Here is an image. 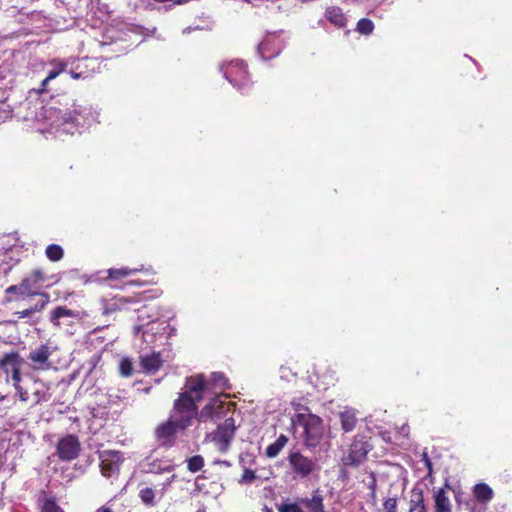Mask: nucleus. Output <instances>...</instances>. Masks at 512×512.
I'll list each match as a JSON object with an SVG mask.
<instances>
[{
	"instance_id": "obj_1",
	"label": "nucleus",
	"mask_w": 512,
	"mask_h": 512,
	"mask_svg": "<svg viewBox=\"0 0 512 512\" xmlns=\"http://www.w3.org/2000/svg\"><path fill=\"white\" fill-rule=\"evenodd\" d=\"M197 416V406L186 394H180L174 402L167 421L156 428V437L162 444L171 443L173 437L180 431L191 426L193 419Z\"/></svg>"
},
{
	"instance_id": "obj_17",
	"label": "nucleus",
	"mask_w": 512,
	"mask_h": 512,
	"mask_svg": "<svg viewBox=\"0 0 512 512\" xmlns=\"http://www.w3.org/2000/svg\"><path fill=\"white\" fill-rule=\"evenodd\" d=\"M140 363L143 371L147 374L156 373L162 365L159 353H151L140 357Z\"/></svg>"
},
{
	"instance_id": "obj_4",
	"label": "nucleus",
	"mask_w": 512,
	"mask_h": 512,
	"mask_svg": "<svg viewBox=\"0 0 512 512\" xmlns=\"http://www.w3.org/2000/svg\"><path fill=\"white\" fill-rule=\"evenodd\" d=\"M23 362V358L17 352L6 353L0 358V370L5 374L6 383L11 384L15 391L18 388L21 390V385L25 379V376L21 375Z\"/></svg>"
},
{
	"instance_id": "obj_9",
	"label": "nucleus",
	"mask_w": 512,
	"mask_h": 512,
	"mask_svg": "<svg viewBox=\"0 0 512 512\" xmlns=\"http://www.w3.org/2000/svg\"><path fill=\"white\" fill-rule=\"evenodd\" d=\"M55 350V347L47 343L31 349L28 355L30 367L36 371H47L51 369L53 364L49 358Z\"/></svg>"
},
{
	"instance_id": "obj_8",
	"label": "nucleus",
	"mask_w": 512,
	"mask_h": 512,
	"mask_svg": "<svg viewBox=\"0 0 512 512\" xmlns=\"http://www.w3.org/2000/svg\"><path fill=\"white\" fill-rule=\"evenodd\" d=\"M371 448L372 446L368 443L364 436H355L347 454L342 457L343 464L346 466H358L366 459V456Z\"/></svg>"
},
{
	"instance_id": "obj_32",
	"label": "nucleus",
	"mask_w": 512,
	"mask_h": 512,
	"mask_svg": "<svg viewBox=\"0 0 512 512\" xmlns=\"http://www.w3.org/2000/svg\"><path fill=\"white\" fill-rule=\"evenodd\" d=\"M211 382L214 388L224 390L227 386V379L222 373L214 372L211 374Z\"/></svg>"
},
{
	"instance_id": "obj_49",
	"label": "nucleus",
	"mask_w": 512,
	"mask_h": 512,
	"mask_svg": "<svg viewBox=\"0 0 512 512\" xmlns=\"http://www.w3.org/2000/svg\"><path fill=\"white\" fill-rule=\"evenodd\" d=\"M173 480H174V475L164 484V488L166 486H169L172 483Z\"/></svg>"
},
{
	"instance_id": "obj_30",
	"label": "nucleus",
	"mask_w": 512,
	"mask_h": 512,
	"mask_svg": "<svg viewBox=\"0 0 512 512\" xmlns=\"http://www.w3.org/2000/svg\"><path fill=\"white\" fill-rule=\"evenodd\" d=\"M374 24L370 19L362 18L358 21L356 30L363 35H369L373 32Z\"/></svg>"
},
{
	"instance_id": "obj_6",
	"label": "nucleus",
	"mask_w": 512,
	"mask_h": 512,
	"mask_svg": "<svg viewBox=\"0 0 512 512\" xmlns=\"http://www.w3.org/2000/svg\"><path fill=\"white\" fill-rule=\"evenodd\" d=\"M219 70L234 87L240 90L244 89L249 83L248 72L241 60L222 63Z\"/></svg>"
},
{
	"instance_id": "obj_26",
	"label": "nucleus",
	"mask_w": 512,
	"mask_h": 512,
	"mask_svg": "<svg viewBox=\"0 0 512 512\" xmlns=\"http://www.w3.org/2000/svg\"><path fill=\"white\" fill-rule=\"evenodd\" d=\"M142 268H133L130 269L128 267H121V268H111L108 270V277L110 279L119 280L125 277H128L138 271H142Z\"/></svg>"
},
{
	"instance_id": "obj_5",
	"label": "nucleus",
	"mask_w": 512,
	"mask_h": 512,
	"mask_svg": "<svg viewBox=\"0 0 512 512\" xmlns=\"http://www.w3.org/2000/svg\"><path fill=\"white\" fill-rule=\"evenodd\" d=\"M297 411L301 409L296 408ZM298 417L304 426L305 431V444L310 447H315L321 441L324 435V424L322 419L314 414H307L299 412Z\"/></svg>"
},
{
	"instance_id": "obj_16",
	"label": "nucleus",
	"mask_w": 512,
	"mask_h": 512,
	"mask_svg": "<svg viewBox=\"0 0 512 512\" xmlns=\"http://www.w3.org/2000/svg\"><path fill=\"white\" fill-rule=\"evenodd\" d=\"M206 386L207 384L203 375L191 376L186 379V391L182 394H186L187 397L191 398L197 406V402H199L203 397V391L206 389Z\"/></svg>"
},
{
	"instance_id": "obj_23",
	"label": "nucleus",
	"mask_w": 512,
	"mask_h": 512,
	"mask_svg": "<svg viewBox=\"0 0 512 512\" xmlns=\"http://www.w3.org/2000/svg\"><path fill=\"white\" fill-rule=\"evenodd\" d=\"M448 487V482H444V486L434 494L435 512H448V498L446 497L445 488Z\"/></svg>"
},
{
	"instance_id": "obj_45",
	"label": "nucleus",
	"mask_w": 512,
	"mask_h": 512,
	"mask_svg": "<svg viewBox=\"0 0 512 512\" xmlns=\"http://www.w3.org/2000/svg\"><path fill=\"white\" fill-rule=\"evenodd\" d=\"M215 464H221V465H224L226 467H230L231 466L230 462L227 461V460L215 461Z\"/></svg>"
},
{
	"instance_id": "obj_29",
	"label": "nucleus",
	"mask_w": 512,
	"mask_h": 512,
	"mask_svg": "<svg viewBox=\"0 0 512 512\" xmlns=\"http://www.w3.org/2000/svg\"><path fill=\"white\" fill-rule=\"evenodd\" d=\"M139 497L141 501L149 507H154L156 505L155 492L152 488H142L139 492Z\"/></svg>"
},
{
	"instance_id": "obj_43",
	"label": "nucleus",
	"mask_w": 512,
	"mask_h": 512,
	"mask_svg": "<svg viewBox=\"0 0 512 512\" xmlns=\"http://www.w3.org/2000/svg\"><path fill=\"white\" fill-rule=\"evenodd\" d=\"M71 74V77L73 79H80V78H86L88 77L87 75L84 74V72L80 71V72H75V71H71L70 72Z\"/></svg>"
},
{
	"instance_id": "obj_19",
	"label": "nucleus",
	"mask_w": 512,
	"mask_h": 512,
	"mask_svg": "<svg viewBox=\"0 0 512 512\" xmlns=\"http://www.w3.org/2000/svg\"><path fill=\"white\" fill-rule=\"evenodd\" d=\"M300 503L305 505V507L308 508L310 512H325L323 497L319 494L318 491H315L311 498L301 499Z\"/></svg>"
},
{
	"instance_id": "obj_44",
	"label": "nucleus",
	"mask_w": 512,
	"mask_h": 512,
	"mask_svg": "<svg viewBox=\"0 0 512 512\" xmlns=\"http://www.w3.org/2000/svg\"><path fill=\"white\" fill-rule=\"evenodd\" d=\"M454 494H455L454 496H455V500H456V502H457L459 505H461V503H462V500H461V494H460L459 492H456V491H454Z\"/></svg>"
},
{
	"instance_id": "obj_24",
	"label": "nucleus",
	"mask_w": 512,
	"mask_h": 512,
	"mask_svg": "<svg viewBox=\"0 0 512 512\" xmlns=\"http://www.w3.org/2000/svg\"><path fill=\"white\" fill-rule=\"evenodd\" d=\"M409 512H425L424 497L422 491L414 489L410 496Z\"/></svg>"
},
{
	"instance_id": "obj_41",
	"label": "nucleus",
	"mask_w": 512,
	"mask_h": 512,
	"mask_svg": "<svg viewBox=\"0 0 512 512\" xmlns=\"http://www.w3.org/2000/svg\"><path fill=\"white\" fill-rule=\"evenodd\" d=\"M15 315H17V317L19 319H23V318H28V317H31L32 315H34V312L33 310L31 309V307L27 308V309H24L22 311H17L15 313Z\"/></svg>"
},
{
	"instance_id": "obj_21",
	"label": "nucleus",
	"mask_w": 512,
	"mask_h": 512,
	"mask_svg": "<svg viewBox=\"0 0 512 512\" xmlns=\"http://www.w3.org/2000/svg\"><path fill=\"white\" fill-rule=\"evenodd\" d=\"M52 69H50L47 73V76L42 81L41 86L42 90H46L47 84L55 79L60 73L65 71L67 67V62L65 61H53L51 62Z\"/></svg>"
},
{
	"instance_id": "obj_22",
	"label": "nucleus",
	"mask_w": 512,
	"mask_h": 512,
	"mask_svg": "<svg viewBox=\"0 0 512 512\" xmlns=\"http://www.w3.org/2000/svg\"><path fill=\"white\" fill-rule=\"evenodd\" d=\"M38 507L40 512H64V510L57 504L54 497L43 495L38 500Z\"/></svg>"
},
{
	"instance_id": "obj_28",
	"label": "nucleus",
	"mask_w": 512,
	"mask_h": 512,
	"mask_svg": "<svg viewBox=\"0 0 512 512\" xmlns=\"http://www.w3.org/2000/svg\"><path fill=\"white\" fill-rule=\"evenodd\" d=\"M72 316H74V313L72 310H69L65 307H57L56 309L53 310V312L51 314V322L54 325L59 326L60 325L59 320L61 318L72 317Z\"/></svg>"
},
{
	"instance_id": "obj_33",
	"label": "nucleus",
	"mask_w": 512,
	"mask_h": 512,
	"mask_svg": "<svg viewBox=\"0 0 512 512\" xmlns=\"http://www.w3.org/2000/svg\"><path fill=\"white\" fill-rule=\"evenodd\" d=\"M257 478L255 472L249 468H245L238 483L241 485L251 484Z\"/></svg>"
},
{
	"instance_id": "obj_25",
	"label": "nucleus",
	"mask_w": 512,
	"mask_h": 512,
	"mask_svg": "<svg viewBox=\"0 0 512 512\" xmlns=\"http://www.w3.org/2000/svg\"><path fill=\"white\" fill-rule=\"evenodd\" d=\"M473 493L480 502H489L493 498V490L485 483H479L474 486Z\"/></svg>"
},
{
	"instance_id": "obj_36",
	"label": "nucleus",
	"mask_w": 512,
	"mask_h": 512,
	"mask_svg": "<svg viewBox=\"0 0 512 512\" xmlns=\"http://www.w3.org/2000/svg\"><path fill=\"white\" fill-rule=\"evenodd\" d=\"M6 293H8V294L14 293V294H17V295H19L21 297L27 296V291H26L22 281L19 284H17V285L9 286L6 289Z\"/></svg>"
},
{
	"instance_id": "obj_35",
	"label": "nucleus",
	"mask_w": 512,
	"mask_h": 512,
	"mask_svg": "<svg viewBox=\"0 0 512 512\" xmlns=\"http://www.w3.org/2000/svg\"><path fill=\"white\" fill-rule=\"evenodd\" d=\"M38 295L40 296V299L33 306H31L34 314L43 310L49 302V296L46 293H40Z\"/></svg>"
},
{
	"instance_id": "obj_40",
	"label": "nucleus",
	"mask_w": 512,
	"mask_h": 512,
	"mask_svg": "<svg viewBox=\"0 0 512 512\" xmlns=\"http://www.w3.org/2000/svg\"><path fill=\"white\" fill-rule=\"evenodd\" d=\"M296 375L287 367H281L280 368V378L290 381L291 378H294Z\"/></svg>"
},
{
	"instance_id": "obj_38",
	"label": "nucleus",
	"mask_w": 512,
	"mask_h": 512,
	"mask_svg": "<svg viewBox=\"0 0 512 512\" xmlns=\"http://www.w3.org/2000/svg\"><path fill=\"white\" fill-rule=\"evenodd\" d=\"M283 448L280 447L276 442H273L266 448V456L269 458H275Z\"/></svg>"
},
{
	"instance_id": "obj_7",
	"label": "nucleus",
	"mask_w": 512,
	"mask_h": 512,
	"mask_svg": "<svg viewBox=\"0 0 512 512\" xmlns=\"http://www.w3.org/2000/svg\"><path fill=\"white\" fill-rule=\"evenodd\" d=\"M235 431V421L230 417L226 418L225 421L220 424L213 433L208 435V437L212 442L215 443L220 452L225 453L230 447V443L234 438Z\"/></svg>"
},
{
	"instance_id": "obj_42",
	"label": "nucleus",
	"mask_w": 512,
	"mask_h": 512,
	"mask_svg": "<svg viewBox=\"0 0 512 512\" xmlns=\"http://www.w3.org/2000/svg\"><path fill=\"white\" fill-rule=\"evenodd\" d=\"M280 447L284 448L288 442V438L285 435H280L275 441Z\"/></svg>"
},
{
	"instance_id": "obj_47",
	"label": "nucleus",
	"mask_w": 512,
	"mask_h": 512,
	"mask_svg": "<svg viewBox=\"0 0 512 512\" xmlns=\"http://www.w3.org/2000/svg\"><path fill=\"white\" fill-rule=\"evenodd\" d=\"M142 328H143L142 326H136V327L134 328V330H135V334H139V333L142 331Z\"/></svg>"
},
{
	"instance_id": "obj_39",
	"label": "nucleus",
	"mask_w": 512,
	"mask_h": 512,
	"mask_svg": "<svg viewBox=\"0 0 512 512\" xmlns=\"http://www.w3.org/2000/svg\"><path fill=\"white\" fill-rule=\"evenodd\" d=\"M383 508H384L385 512H396V509H397L396 498H387L383 503Z\"/></svg>"
},
{
	"instance_id": "obj_37",
	"label": "nucleus",
	"mask_w": 512,
	"mask_h": 512,
	"mask_svg": "<svg viewBox=\"0 0 512 512\" xmlns=\"http://www.w3.org/2000/svg\"><path fill=\"white\" fill-rule=\"evenodd\" d=\"M278 510L279 512H304L299 503H283Z\"/></svg>"
},
{
	"instance_id": "obj_11",
	"label": "nucleus",
	"mask_w": 512,
	"mask_h": 512,
	"mask_svg": "<svg viewBox=\"0 0 512 512\" xmlns=\"http://www.w3.org/2000/svg\"><path fill=\"white\" fill-rule=\"evenodd\" d=\"M55 276H49L42 268H35L29 274H27L22 282L27 291V296L38 295V291L47 284L50 280L54 279Z\"/></svg>"
},
{
	"instance_id": "obj_12",
	"label": "nucleus",
	"mask_w": 512,
	"mask_h": 512,
	"mask_svg": "<svg viewBox=\"0 0 512 512\" xmlns=\"http://www.w3.org/2000/svg\"><path fill=\"white\" fill-rule=\"evenodd\" d=\"M101 473L104 477H111L119 472L123 456L119 451L104 450L99 452Z\"/></svg>"
},
{
	"instance_id": "obj_51",
	"label": "nucleus",
	"mask_w": 512,
	"mask_h": 512,
	"mask_svg": "<svg viewBox=\"0 0 512 512\" xmlns=\"http://www.w3.org/2000/svg\"><path fill=\"white\" fill-rule=\"evenodd\" d=\"M375 481L372 482L371 488L374 490Z\"/></svg>"
},
{
	"instance_id": "obj_3",
	"label": "nucleus",
	"mask_w": 512,
	"mask_h": 512,
	"mask_svg": "<svg viewBox=\"0 0 512 512\" xmlns=\"http://www.w3.org/2000/svg\"><path fill=\"white\" fill-rule=\"evenodd\" d=\"M16 395L22 402H31L32 405H38L49 401L51 397L50 384L40 378L26 375L21 385V390L18 388Z\"/></svg>"
},
{
	"instance_id": "obj_20",
	"label": "nucleus",
	"mask_w": 512,
	"mask_h": 512,
	"mask_svg": "<svg viewBox=\"0 0 512 512\" xmlns=\"http://www.w3.org/2000/svg\"><path fill=\"white\" fill-rule=\"evenodd\" d=\"M325 16L329 22L338 27H344L346 24V18L341 8L339 7H328L325 12Z\"/></svg>"
},
{
	"instance_id": "obj_46",
	"label": "nucleus",
	"mask_w": 512,
	"mask_h": 512,
	"mask_svg": "<svg viewBox=\"0 0 512 512\" xmlns=\"http://www.w3.org/2000/svg\"><path fill=\"white\" fill-rule=\"evenodd\" d=\"M97 512H112V510L109 507L102 506L97 510Z\"/></svg>"
},
{
	"instance_id": "obj_2",
	"label": "nucleus",
	"mask_w": 512,
	"mask_h": 512,
	"mask_svg": "<svg viewBox=\"0 0 512 512\" xmlns=\"http://www.w3.org/2000/svg\"><path fill=\"white\" fill-rule=\"evenodd\" d=\"M45 117L50 121L52 128L67 134L81 132L80 129L91 125L95 120L90 108L74 109L73 112L62 113L60 110L50 107L45 111Z\"/></svg>"
},
{
	"instance_id": "obj_48",
	"label": "nucleus",
	"mask_w": 512,
	"mask_h": 512,
	"mask_svg": "<svg viewBox=\"0 0 512 512\" xmlns=\"http://www.w3.org/2000/svg\"><path fill=\"white\" fill-rule=\"evenodd\" d=\"M424 461H425V465H426L428 468H430V465H431V464H430L429 459L426 457V455H424Z\"/></svg>"
},
{
	"instance_id": "obj_10",
	"label": "nucleus",
	"mask_w": 512,
	"mask_h": 512,
	"mask_svg": "<svg viewBox=\"0 0 512 512\" xmlns=\"http://www.w3.org/2000/svg\"><path fill=\"white\" fill-rule=\"evenodd\" d=\"M288 463L291 468L294 478H306L315 469V462L298 451L290 452L288 456Z\"/></svg>"
},
{
	"instance_id": "obj_13",
	"label": "nucleus",
	"mask_w": 512,
	"mask_h": 512,
	"mask_svg": "<svg viewBox=\"0 0 512 512\" xmlns=\"http://www.w3.org/2000/svg\"><path fill=\"white\" fill-rule=\"evenodd\" d=\"M283 47L279 34L267 33L258 45L257 51L264 60L277 56Z\"/></svg>"
},
{
	"instance_id": "obj_31",
	"label": "nucleus",
	"mask_w": 512,
	"mask_h": 512,
	"mask_svg": "<svg viewBox=\"0 0 512 512\" xmlns=\"http://www.w3.org/2000/svg\"><path fill=\"white\" fill-rule=\"evenodd\" d=\"M204 466V459L200 455L193 456L187 461V468L190 472L196 473Z\"/></svg>"
},
{
	"instance_id": "obj_18",
	"label": "nucleus",
	"mask_w": 512,
	"mask_h": 512,
	"mask_svg": "<svg viewBox=\"0 0 512 512\" xmlns=\"http://www.w3.org/2000/svg\"><path fill=\"white\" fill-rule=\"evenodd\" d=\"M339 416L344 432H351L357 423L356 412L351 408H345Z\"/></svg>"
},
{
	"instance_id": "obj_34",
	"label": "nucleus",
	"mask_w": 512,
	"mask_h": 512,
	"mask_svg": "<svg viewBox=\"0 0 512 512\" xmlns=\"http://www.w3.org/2000/svg\"><path fill=\"white\" fill-rule=\"evenodd\" d=\"M119 368H120V374L122 376L129 377L132 375L133 365L129 359H127V358L122 359L120 362Z\"/></svg>"
},
{
	"instance_id": "obj_27",
	"label": "nucleus",
	"mask_w": 512,
	"mask_h": 512,
	"mask_svg": "<svg viewBox=\"0 0 512 512\" xmlns=\"http://www.w3.org/2000/svg\"><path fill=\"white\" fill-rule=\"evenodd\" d=\"M45 255L50 261L57 262L63 258L64 250L60 245L50 244L46 247Z\"/></svg>"
},
{
	"instance_id": "obj_50",
	"label": "nucleus",
	"mask_w": 512,
	"mask_h": 512,
	"mask_svg": "<svg viewBox=\"0 0 512 512\" xmlns=\"http://www.w3.org/2000/svg\"><path fill=\"white\" fill-rule=\"evenodd\" d=\"M143 336H150V335L148 334V330H147V329H146L145 331H143Z\"/></svg>"
},
{
	"instance_id": "obj_15",
	"label": "nucleus",
	"mask_w": 512,
	"mask_h": 512,
	"mask_svg": "<svg viewBox=\"0 0 512 512\" xmlns=\"http://www.w3.org/2000/svg\"><path fill=\"white\" fill-rule=\"evenodd\" d=\"M226 413L225 403L220 399L219 396L213 398L210 403H208L198 414L197 416L200 421H205L207 419L219 420Z\"/></svg>"
},
{
	"instance_id": "obj_52",
	"label": "nucleus",
	"mask_w": 512,
	"mask_h": 512,
	"mask_svg": "<svg viewBox=\"0 0 512 512\" xmlns=\"http://www.w3.org/2000/svg\"><path fill=\"white\" fill-rule=\"evenodd\" d=\"M197 512H205V510H198Z\"/></svg>"
},
{
	"instance_id": "obj_14",
	"label": "nucleus",
	"mask_w": 512,
	"mask_h": 512,
	"mask_svg": "<svg viewBox=\"0 0 512 512\" xmlns=\"http://www.w3.org/2000/svg\"><path fill=\"white\" fill-rule=\"evenodd\" d=\"M80 443L75 436L68 435L62 438L57 445V453L60 459L71 461L79 455Z\"/></svg>"
}]
</instances>
